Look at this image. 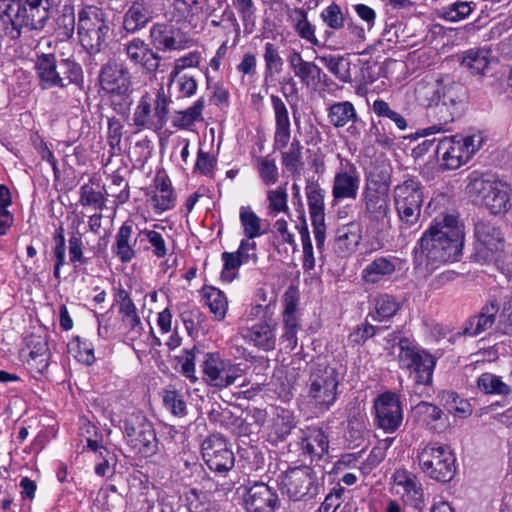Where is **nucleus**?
I'll use <instances>...</instances> for the list:
<instances>
[{
	"label": "nucleus",
	"mask_w": 512,
	"mask_h": 512,
	"mask_svg": "<svg viewBox=\"0 0 512 512\" xmlns=\"http://www.w3.org/2000/svg\"><path fill=\"white\" fill-rule=\"evenodd\" d=\"M464 225L453 214L436 217L419 239L415 260L427 266L458 261L464 245Z\"/></svg>",
	"instance_id": "f257e3e1"
},
{
	"label": "nucleus",
	"mask_w": 512,
	"mask_h": 512,
	"mask_svg": "<svg viewBox=\"0 0 512 512\" xmlns=\"http://www.w3.org/2000/svg\"><path fill=\"white\" fill-rule=\"evenodd\" d=\"M44 0H1L0 21L5 34L11 39L21 36L23 30H41L49 18ZM48 2V0H46Z\"/></svg>",
	"instance_id": "f03ea898"
},
{
	"label": "nucleus",
	"mask_w": 512,
	"mask_h": 512,
	"mask_svg": "<svg viewBox=\"0 0 512 512\" xmlns=\"http://www.w3.org/2000/svg\"><path fill=\"white\" fill-rule=\"evenodd\" d=\"M341 375L336 368L326 363H313L306 383L309 403L320 412L328 411L338 396Z\"/></svg>",
	"instance_id": "7ed1b4c3"
},
{
	"label": "nucleus",
	"mask_w": 512,
	"mask_h": 512,
	"mask_svg": "<svg viewBox=\"0 0 512 512\" xmlns=\"http://www.w3.org/2000/svg\"><path fill=\"white\" fill-rule=\"evenodd\" d=\"M278 487L283 496L294 502L315 499L323 486L322 479L310 466H295L278 476Z\"/></svg>",
	"instance_id": "20e7f679"
},
{
	"label": "nucleus",
	"mask_w": 512,
	"mask_h": 512,
	"mask_svg": "<svg viewBox=\"0 0 512 512\" xmlns=\"http://www.w3.org/2000/svg\"><path fill=\"white\" fill-rule=\"evenodd\" d=\"M109 14L97 6H86L78 14V36L82 47L90 54L99 53L110 33Z\"/></svg>",
	"instance_id": "39448f33"
},
{
	"label": "nucleus",
	"mask_w": 512,
	"mask_h": 512,
	"mask_svg": "<svg viewBox=\"0 0 512 512\" xmlns=\"http://www.w3.org/2000/svg\"><path fill=\"white\" fill-rule=\"evenodd\" d=\"M416 459L420 470L433 480L449 482L456 473V458L446 444L421 443L417 449Z\"/></svg>",
	"instance_id": "423d86ee"
},
{
	"label": "nucleus",
	"mask_w": 512,
	"mask_h": 512,
	"mask_svg": "<svg viewBox=\"0 0 512 512\" xmlns=\"http://www.w3.org/2000/svg\"><path fill=\"white\" fill-rule=\"evenodd\" d=\"M424 200V187L416 178H408L393 188V201L404 233L418 225Z\"/></svg>",
	"instance_id": "0eeeda50"
},
{
	"label": "nucleus",
	"mask_w": 512,
	"mask_h": 512,
	"mask_svg": "<svg viewBox=\"0 0 512 512\" xmlns=\"http://www.w3.org/2000/svg\"><path fill=\"white\" fill-rule=\"evenodd\" d=\"M361 214L372 228L380 229L390 223L389 188L378 181H367L360 198Z\"/></svg>",
	"instance_id": "6e6552de"
},
{
	"label": "nucleus",
	"mask_w": 512,
	"mask_h": 512,
	"mask_svg": "<svg viewBox=\"0 0 512 512\" xmlns=\"http://www.w3.org/2000/svg\"><path fill=\"white\" fill-rule=\"evenodd\" d=\"M433 95L434 113L441 125L452 123L461 115L466 99L462 84L451 79L437 80Z\"/></svg>",
	"instance_id": "1a4fd4ad"
},
{
	"label": "nucleus",
	"mask_w": 512,
	"mask_h": 512,
	"mask_svg": "<svg viewBox=\"0 0 512 512\" xmlns=\"http://www.w3.org/2000/svg\"><path fill=\"white\" fill-rule=\"evenodd\" d=\"M481 134L454 135L440 139L436 155L447 169H457L466 164L483 144Z\"/></svg>",
	"instance_id": "9d476101"
},
{
	"label": "nucleus",
	"mask_w": 512,
	"mask_h": 512,
	"mask_svg": "<svg viewBox=\"0 0 512 512\" xmlns=\"http://www.w3.org/2000/svg\"><path fill=\"white\" fill-rule=\"evenodd\" d=\"M123 434L127 444L144 457L154 455L158 441L152 423L141 413H133L123 420Z\"/></svg>",
	"instance_id": "9b49d317"
},
{
	"label": "nucleus",
	"mask_w": 512,
	"mask_h": 512,
	"mask_svg": "<svg viewBox=\"0 0 512 512\" xmlns=\"http://www.w3.org/2000/svg\"><path fill=\"white\" fill-rule=\"evenodd\" d=\"M399 350V362L411 369L414 374V381L419 385H430L436 359L425 350L417 348L406 338L400 339Z\"/></svg>",
	"instance_id": "f8f14e48"
},
{
	"label": "nucleus",
	"mask_w": 512,
	"mask_h": 512,
	"mask_svg": "<svg viewBox=\"0 0 512 512\" xmlns=\"http://www.w3.org/2000/svg\"><path fill=\"white\" fill-rule=\"evenodd\" d=\"M203 380L210 386L223 389L236 383L242 376L239 364L222 358L219 353H207L201 365Z\"/></svg>",
	"instance_id": "ddd939ff"
},
{
	"label": "nucleus",
	"mask_w": 512,
	"mask_h": 512,
	"mask_svg": "<svg viewBox=\"0 0 512 512\" xmlns=\"http://www.w3.org/2000/svg\"><path fill=\"white\" fill-rule=\"evenodd\" d=\"M168 105L169 99L163 87L158 90L153 107L149 96H142L133 114L134 125L153 131L161 130L167 122Z\"/></svg>",
	"instance_id": "4468645a"
},
{
	"label": "nucleus",
	"mask_w": 512,
	"mask_h": 512,
	"mask_svg": "<svg viewBox=\"0 0 512 512\" xmlns=\"http://www.w3.org/2000/svg\"><path fill=\"white\" fill-rule=\"evenodd\" d=\"M474 259L479 263H489L497 259L503 249V236L500 228L488 220L475 224Z\"/></svg>",
	"instance_id": "2eb2a0df"
},
{
	"label": "nucleus",
	"mask_w": 512,
	"mask_h": 512,
	"mask_svg": "<svg viewBox=\"0 0 512 512\" xmlns=\"http://www.w3.org/2000/svg\"><path fill=\"white\" fill-rule=\"evenodd\" d=\"M483 205L493 215L505 214L512 206L511 188L501 180L483 179L474 183Z\"/></svg>",
	"instance_id": "dca6fc26"
},
{
	"label": "nucleus",
	"mask_w": 512,
	"mask_h": 512,
	"mask_svg": "<svg viewBox=\"0 0 512 512\" xmlns=\"http://www.w3.org/2000/svg\"><path fill=\"white\" fill-rule=\"evenodd\" d=\"M361 175L354 163L341 159L332 181L333 202L355 200L360 189Z\"/></svg>",
	"instance_id": "f3484780"
},
{
	"label": "nucleus",
	"mask_w": 512,
	"mask_h": 512,
	"mask_svg": "<svg viewBox=\"0 0 512 512\" xmlns=\"http://www.w3.org/2000/svg\"><path fill=\"white\" fill-rule=\"evenodd\" d=\"M202 457L211 470L219 473L232 469L235 462L232 450L220 434L210 435L203 441Z\"/></svg>",
	"instance_id": "a211bd4d"
},
{
	"label": "nucleus",
	"mask_w": 512,
	"mask_h": 512,
	"mask_svg": "<svg viewBox=\"0 0 512 512\" xmlns=\"http://www.w3.org/2000/svg\"><path fill=\"white\" fill-rule=\"evenodd\" d=\"M376 421L386 432L396 431L402 423L403 411L399 396L394 392H385L374 401Z\"/></svg>",
	"instance_id": "6ab92c4d"
},
{
	"label": "nucleus",
	"mask_w": 512,
	"mask_h": 512,
	"mask_svg": "<svg viewBox=\"0 0 512 512\" xmlns=\"http://www.w3.org/2000/svg\"><path fill=\"white\" fill-rule=\"evenodd\" d=\"M308 208L317 249L322 252L326 238L324 190L317 184L306 187Z\"/></svg>",
	"instance_id": "aec40b11"
},
{
	"label": "nucleus",
	"mask_w": 512,
	"mask_h": 512,
	"mask_svg": "<svg viewBox=\"0 0 512 512\" xmlns=\"http://www.w3.org/2000/svg\"><path fill=\"white\" fill-rule=\"evenodd\" d=\"M329 123L335 128L347 127V133L352 138H359L361 135V124L354 105L350 101L336 102L327 110Z\"/></svg>",
	"instance_id": "412c9836"
},
{
	"label": "nucleus",
	"mask_w": 512,
	"mask_h": 512,
	"mask_svg": "<svg viewBox=\"0 0 512 512\" xmlns=\"http://www.w3.org/2000/svg\"><path fill=\"white\" fill-rule=\"evenodd\" d=\"M150 44L156 51H179L186 48L184 35L179 28L167 23H155L149 32Z\"/></svg>",
	"instance_id": "4be33fe9"
},
{
	"label": "nucleus",
	"mask_w": 512,
	"mask_h": 512,
	"mask_svg": "<svg viewBox=\"0 0 512 512\" xmlns=\"http://www.w3.org/2000/svg\"><path fill=\"white\" fill-rule=\"evenodd\" d=\"M248 512H274L279 498L275 490L263 482H255L246 489L244 498Z\"/></svg>",
	"instance_id": "5701e85b"
},
{
	"label": "nucleus",
	"mask_w": 512,
	"mask_h": 512,
	"mask_svg": "<svg viewBox=\"0 0 512 512\" xmlns=\"http://www.w3.org/2000/svg\"><path fill=\"white\" fill-rule=\"evenodd\" d=\"M99 82L101 89L106 93L128 91L131 88V77L128 69L113 61H109L102 66Z\"/></svg>",
	"instance_id": "b1692460"
},
{
	"label": "nucleus",
	"mask_w": 512,
	"mask_h": 512,
	"mask_svg": "<svg viewBox=\"0 0 512 512\" xmlns=\"http://www.w3.org/2000/svg\"><path fill=\"white\" fill-rule=\"evenodd\" d=\"M393 481L396 487L402 489L401 496L406 503L415 508H420L423 505L422 484L414 473L406 469H397L393 474ZM397 493L400 491L397 490Z\"/></svg>",
	"instance_id": "393cba45"
},
{
	"label": "nucleus",
	"mask_w": 512,
	"mask_h": 512,
	"mask_svg": "<svg viewBox=\"0 0 512 512\" xmlns=\"http://www.w3.org/2000/svg\"><path fill=\"white\" fill-rule=\"evenodd\" d=\"M276 326L277 324L271 319L261 321L242 329L241 335L255 347L263 351H271L276 346Z\"/></svg>",
	"instance_id": "a878e982"
},
{
	"label": "nucleus",
	"mask_w": 512,
	"mask_h": 512,
	"mask_svg": "<svg viewBox=\"0 0 512 512\" xmlns=\"http://www.w3.org/2000/svg\"><path fill=\"white\" fill-rule=\"evenodd\" d=\"M36 74L43 89L66 87L65 78L60 75L59 62L54 54H41L35 64Z\"/></svg>",
	"instance_id": "bb28decb"
},
{
	"label": "nucleus",
	"mask_w": 512,
	"mask_h": 512,
	"mask_svg": "<svg viewBox=\"0 0 512 512\" xmlns=\"http://www.w3.org/2000/svg\"><path fill=\"white\" fill-rule=\"evenodd\" d=\"M275 116L274 146L276 149L285 148L291 136V123L289 113L284 101L277 95L270 96Z\"/></svg>",
	"instance_id": "cd10ccee"
},
{
	"label": "nucleus",
	"mask_w": 512,
	"mask_h": 512,
	"mask_svg": "<svg viewBox=\"0 0 512 512\" xmlns=\"http://www.w3.org/2000/svg\"><path fill=\"white\" fill-rule=\"evenodd\" d=\"M499 309L498 301L494 298L490 299L481 308L479 314L468 319L463 330L464 334L475 337L490 329L495 324Z\"/></svg>",
	"instance_id": "c85d7f7f"
},
{
	"label": "nucleus",
	"mask_w": 512,
	"mask_h": 512,
	"mask_svg": "<svg viewBox=\"0 0 512 512\" xmlns=\"http://www.w3.org/2000/svg\"><path fill=\"white\" fill-rule=\"evenodd\" d=\"M153 12L145 0H135L123 16V27L128 33H136L152 20Z\"/></svg>",
	"instance_id": "c756f323"
},
{
	"label": "nucleus",
	"mask_w": 512,
	"mask_h": 512,
	"mask_svg": "<svg viewBox=\"0 0 512 512\" xmlns=\"http://www.w3.org/2000/svg\"><path fill=\"white\" fill-rule=\"evenodd\" d=\"M133 226L130 221H125L115 235L112 252L122 262H130L136 255L135 245L137 239L132 237Z\"/></svg>",
	"instance_id": "7c9ffc66"
},
{
	"label": "nucleus",
	"mask_w": 512,
	"mask_h": 512,
	"mask_svg": "<svg viewBox=\"0 0 512 512\" xmlns=\"http://www.w3.org/2000/svg\"><path fill=\"white\" fill-rule=\"evenodd\" d=\"M288 62L294 75L303 85L310 86L320 81L322 70L314 62L306 61L298 51H293Z\"/></svg>",
	"instance_id": "2f4dec72"
},
{
	"label": "nucleus",
	"mask_w": 512,
	"mask_h": 512,
	"mask_svg": "<svg viewBox=\"0 0 512 512\" xmlns=\"http://www.w3.org/2000/svg\"><path fill=\"white\" fill-rule=\"evenodd\" d=\"M395 270L396 263L393 259L379 257L364 268L362 275L367 283L376 284L390 277Z\"/></svg>",
	"instance_id": "473e14b6"
},
{
	"label": "nucleus",
	"mask_w": 512,
	"mask_h": 512,
	"mask_svg": "<svg viewBox=\"0 0 512 512\" xmlns=\"http://www.w3.org/2000/svg\"><path fill=\"white\" fill-rule=\"evenodd\" d=\"M303 451L312 458H321L329 448L328 438L319 428H310L302 439Z\"/></svg>",
	"instance_id": "72a5a7b5"
},
{
	"label": "nucleus",
	"mask_w": 512,
	"mask_h": 512,
	"mask_svg": "<svg viewBox=\"0 0 512 512\" xmlns=\"http://www.w3.org/2000/svg\"><path fill=\"white\" fill-rule=\"evenodd\" d=\"M374 308L368 313V318L373 321L382 322L392 318L399 310L400 303L394 296L382 294L374 298Z\"/></svg>",
	"instance_id": "f704fd0d"
},
{
	"label": "nucleus",
	"mask_w": 512,
	"mask_h": 512,
	"mask_svg": "<svg viewBox=\"0 0 512 512\" xmlns=\"http://www.w3.org/2000/svg\"><path fill=\"white\" fill-rule=\"evenodd\" d=\"M150 203L156 212H164L174 207L175 197L170 184L164 179L156 177L155 190Z\"/></svg>",
	"instance_id": "c9c22d12"
},
{
	"label": "nucleus",
	"mask_w": 512,
	"mask_h": 512,
	"mask_svg": "<svg viewBox=\"0 0 512 512\" xmlns=\"http://www.w3.org/2000/svg\"><path fill=\"white\" fill-rule=\"evenodd\" d=\"M75 9L72 4H64L55 18V34L61 41L70 39L75 31Z\"/></svg>",
	"instance_id": "e433bc0d"
},
{
	"label": "nucleus",
	"mask_w": 512,
	"mask_h": 512,
	"mask_svg": "<svg viewBox=\"0 0 512 512\" xmlns=\"http://www.w3.org/2000/svg\"><path fill=\"white\" fill-rule=\"evenodd\" d=\"M116 302L119 305V312L122 314L123 321L131 330H141V320L137 314L136 307L131 300L129 293L120 288L116 294Z\"/></svg>",
	"instance_id": "4c0bfd02"
},
{
	"label": "nucleus",
	"mask_w": 512,
	"mask_h": 512,
	"mask_svg": "<svg viewBox=\"0 0 512 512\" xmlns=\"http://www.w3.org/2000/svg\"><path fill=\"white\" fill-rule=\"evenodd\" d=\"M294 427L293 413L289 410L281 409L272 420L269 438L272 442L283 441Z\"/></svg>",
	"instance_id": "58836bf2"
},
{
	"label": "nucleus",
	"mask_w": 512,
	"mask_h": 512,
	"mask_svg": "<svg viewBox=\"0 0 512 512\" xmlns=\"http://www.w3.org/2000/svg\"><path fill=\"white\" fill-rule=\"evenodd\" d=\"M414 410L422 423L430 430L440 432L441 429L446 426V423H442L441 425L438 423L443 418V412L438 406L422 401L415 406Z\"/></svg>",
	"instance_id": "ea45409f"
},
{
	"label": "nucleus",
	"mask_w": 512,
	"mask_h": 512,
	"mask_svg": "<svg viewBox=\"0 0 512 512\" xmlns=\"http://www.w3.org/2000/svg\"><path fill=\"white\" fill-rule=\"evenodd\" d=\"M133 64L141 68L142 72L150 79H156L157 74L163 73L166 66L162 63V57L151 47L142 53Z\"/></svg>",
	"instance_id": "a19ab883"
},
{
	"label": "nucleus",
	"mask_w": 512,
	"mask_h": 512,
	"mask_svg": "<svg viewBox=\"0 0 512 512\" xmlns=\"http://www.w3.org/2000/svg\"><path fill=\"white\" fill-rule=\"evenodd\" d=\"M476 4L472 1L457 0L439 10V17L449 22H458L468 18L475 10Z\"/></svg>",
	"instance_id": "79ce46f5"
},
{
	"label": "nucleus",
	"mask_w": 512,
	"mask_h": 512,
	"mask_svg": "<svg viewBox=\"0 0 512 512\" xmlns=\"http://www.w3.org/2000/svg\"><path fill=\"white\" fill-rule=\"evenodd\" d=\"M490 63V51L484 48L470 49L463 54L461 64L471 73L481 75Z\"/></svg>",
	"instance_id": "37998d69"
},
{
	"label": "nucleus",
	"mask_w": 512,
	"mask_h": 512,
	"mask_svg": "<svg viewBox=\"0 0 512 512\" xmlns=\"http://www.w3.org/2000/svg\"><path fill=\"white\" fill-rule=\"evenodd\" d=\"M203 298L210 311L214 314L215 319L223 320L228 309V301L225 294L218 288L212 286L204 287Z\"/></svg>",
	"instance_id": "c03bdc74"
},
{
	"label": "nucleus",
	"mask_w": 512,
	"mask_h": 512,
	"mask_svg": "<svg viewBox=\"0 0 512 512\" xmlns=\"http://www.w3.org/2000/svg\"><path fill=\"white\" fill-rule=\"evenodd\" d=\"M317 59L323 63L326 68L332 73L338 80L344 83L352 81L350 74V63L345 59L344 56L340 55H323L318 56Z\"/></svg>",
	"instance_id": "a18cd8bd"
},
{
	"label": "nucleus",
	"mask_w": 512,
	"mask_h": 512,
	"mask_svg": "<svg viewBox=\"0 0 512 512\" xmlns=\"http://www.w3.org/2000/svg\"><path fill=\"white\" fill-rule=\"evenodd\" d=\"M293 14L294 28L298 35L313 46H322L315 35V26L308 21L307 12L302 8H295Z\"/></svg>",
	"instance_id": "49530a36"
},
{
	"label": "nucleus",
	"mask_w": 512,
	"mask_h": 512,
	"mask_svg": "<svg viewBox=\"0 0 512 512\" xmlns=\"http://www.w3.org/2000/svg\"><path fill=\"white\" fill-rule=\"evenodd\" d=\"M477 387L485 394L508 395L511 388L501 378L492 373H483L477 379Z\"/></svg>",
	"instance_id": "de8ad7c7"
},
{
	"label": "nucleus",
	"mask_w": 512,
	"mask_h": 512,
	"mask_svg": "<svg viewBox=\"0 0 512 512\" xmlns=\"http://www.w3.org/2000/svg\"><path fill=\"white\" fill-rule=\"evenodd\" d=\"M320 19L331 29V31H325L327 38L332 35L333 31H338L345 25V17L341 7L335 2L330 3L321 11Z\"/></svg>",
	"instance_id": "09e8293b"
},
{
	"label": "nucleus",
	"mask_w": 512,
	"mask_h": 512,
	"mask_svg": "<svg viewBox=\"0 0 512 512\" xmlns=\"http://www.w3.org/2000/svg\"><path fill=\"white\" fill-rule=\"evenodd\" d=\"M239 218L244 235L248 240L259 237L264 233V231L261 230L262 220L250 207H242L240 209Z\"/></svg>",
	"instance_id": "8fccbe9b"
},
{
	"label": "nucleus",
	"mask_w": 512,
	"mask_h": 512,
	"mask_svg": "<svg viewBox=\"0 0 512 512\" xmlns=\"http://www.w3.org/2000/svg\"><path fill=\"white\" fill-rule=\"evenodd\" d=\"M204 103V99L199 98L191 107L177 112L173 120L174 126L185 129L200 120L202 118Z\"/></svg>",
	"instance_id": "3c124183"
},
{
	"label": "nucleus",
	"mask_w": 512,
	"mask_h": 512,
	"mask_svg": "<svg viewBox=\"0 0 512 512\" xmlns=\"http://www.w3.org/2000/svg\"><path fill=\"white\" fill-rule=\"evenodd\" d=\"M233 6L236 8L237 12L239 13L243 26L244 31L247 34H251L254 31L255 28V22H256V11L257 8L255 6V3L253 0H231Z\"/></svg>",
	"instance_id": "603ef678"
},
{
	"label": "nucleus",
	"mask_w": 512,
	"mask_h": 512,
	"mask_svg": "<svg viewBox=\"0 0 512 512\" xmlns=\"http://www.w3.org/2000/svg\"><path fill=\"white\" fill-rule=\"evenodd\" d=\"M267 200H268V214L270 216H277L281 212H288L289 207L287 204L288 194L286 189V184L283 186H279L274 190H269L267 192Z\"/></svg>",
	"instance_id": "864d4df0"
},
{
	"label": "nucleus",
	"mask_w": 512,
	"mask_h": 512,
	"mask_svg": "<svg viewBox=\"0 0 512 512\" xmlns=\"http://www.w3.org/2000/svg\"><path fill=\"white\" fill-rule=\"evenodd\" d=\"M256 168L261 181L265 185H274L279 179L278 167L275 159L269 155L258 157L256 160Z\"/></svg>",
	"instance_id": "5fc2aeb1"
},
{
	"label": "nucleus",
	"mask_w": 512,
	"mask_h": 512,
	"mask_svg": "<svg viewBox=\"0 0 512 512\" xmlns=\"http://www.w3.org/2000/svg\"><path fill=\"white\" fill-rule=\"evenodd\" d=\"M263 58L266 76L279 74L282 71L284 62L275 44L271 42L265 44Z\"/></svg>",
	"instance_id": "6e6d98bb"
},
{
	"label": "nucleus",
	"mask_w": 512,
	"mask_h": 512,
	"mask_svg": "<svg viewBox=\"0 0 512 512\" xmlns=\"http://www.w3.org/2000/svg\"><path fill=\"white\" fill-rule=\"evenodd\" d=\"M302 146L298 140H294L288 151L282 154V165L292 174H300L302 166Z\"/></svg>",
	"instance_id": "4d7b16f0"
},
{
	"label": "nucleus",
	"mask_w": 512,
	"mask_h": 512,
	"mask_svg": "<svg viewBox=\"0 0 512 512\" xmlns=\"http://www.w3.org/2000/svg\"><path fill=\"white\" fill-rule=\"evenodd\" d=\"M372 110L378 117L390 119L399 130L403 131L407 128L406 119L398 112L392 110L386 101L381 99L375 100Z\"/></svg>",
	"instance_id": "13d9d810"
},
{
	"label": "nucleus",
	"mask_w": 512,
	"mask_h": 512,
	"mask_svg": "<svg viewBox=\"0 0 512 512\" xmlns=\"http://www.w3.org/2000/svg\"><path fill=\"white\" fill-rule=\"evenodd\" d=\"M70 351H75L78 361L91 365L95 361L94 348L92 344L79 336L75 337L68 345Z\"/></svg>",
	"instance_id": "bf43d9fd"
},
{
	"label": "nucleus",
	"mask_w": 512,
	"mask_h": 512,
	"mask_svg": "<svg viewBox=\"0 0 512 512\" xmlns=\"http://www.w3.org/2000/svg\"><path fill=\"white\" fill-rule=\"evenodd\" d=\"M60 75L65 78L67 85L70 83L80 84L83 82V71L80 64L71 58L59 61Z\"/></svg>",
	"instance_id": "052dcab7"
},
{
	"label": "nucleus",
	"mask_w": 512,
	"mask_h": 512,
	"mask_svg": "<svg viewBox=\"0 0 512 512\" xmlns=\"http://www.w3.org/2000/svg\"><path fill=\"white\" fill-rule=\"evenodd\" d=\"M283 328L280 336V342L284 345V348L289 351H293L298 344L297 332L299 328L298 319H287L282 320Z\"/></svg>",
	"instance_id": "680f3d73"
},
{
	"label": "nucleus",
	"mask_w": 512,
	"mask_h": 512,
	"mask_svg": "<svg viewBox=\"0 0 512 512\" xmlns=\"http://www.w3.org/2000/svg\"><path fill=\"white\" fill-rule=\"evenodd\" d=\"M221 259L223 261L221 279L226 282H231L237 277L238 269L242 265V262L233 252H223Z\"/></svg>",
	"instance_id": "e2e57ef3"
},
{
	"label": "nucleus",
	"mask_w": 512,
	"mask_h": 512,
	"mask_svg": "<svg viewBox=\"0 0 512 512\" xmlns=\"http://www.w3.org/2000/svg\"><path fill=\"white\" fill-rule=\"evenodd\" d=\"M446 405L449 413L460 418H467L472 413L470 403L461 399L455 392L447 393Z\"/></svg>",
	"instance_id": "0e129e2a"
},
{
	"label": "nucleus",
	"mask_w": 512,
	"mask_h": 512,
	"mask_svg": "<svg viewBox=\"0 0 512 512\" xmlns=\"http://www.w3.org/2000/svg\"><path fill=\"white\" fill-rule=\"evenodd\" d=\"M499 329L502 333L512 336V290L502 298Z\"/></svg>",
	"instance_id": "69168bd1"
},
{
	"label": "nucleus",
	"mask_w": 512,
	"mask_h": 512,
	"mask_svg": "<svg viewBox=\"0 0 512 512\" xmlns=\"http://www.w3.org/2000/svg\"><path fill=\"white\" fill-rule=\"evenodd\" d=\"M131 92L132 89L130 88L128 91L107 93L109 95L110 105L118 115L125 116L128 114L133 102Z\"/></svg>",
	"instance_id": "338daca9"
},
{
	"label": "nucleus",
	"mask_w": 512,
	"mask_h": 512,
	"mask_svg": "<svg viewBox=\"0 0 512 512\" xmlns=\"http://www.w3.org/2000/svg\"><path fill=\"white\" fill-rule=\"evenodd\" d=\"M163 403L165 407L175 416H184L187 414V408L182 395L176 390H164Z\"/></svg>",
	"instance_id": "774afa93"
}]
</instances>
